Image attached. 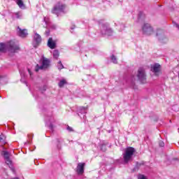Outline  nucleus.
<instances>
[{
  "mask_svg": "<svg viewBox=\"0 0 179 179\" xmlns=\"http://www.w3.org/2000/svg\"><path fill=\"white\" fill-rule=\"evenodd\" d=\"M9 51V52L15 53L19 51L20 48L13 41L8 42L6 45L4 43H0V52H5V51Z\"/></svg>",
  "mask_w": 179,
  "mask_h": 179,
  "instance_id": "obj_1",
  "label": "nucleus"
},
{
  "mask_svg": "<svg viewBox=\"0 0 179 179\" xmlns=\"http://www.w3.org/2000/svg\"><path fill=\"white\" fill-rule=\"evenodd\" d=\"M135 148L132 147H128L123 154V159L124 164H128L130 162L134 160V153H135Z\"/></svg>",
  "mask_w": 179,
  "mask_h": 179,
  "instance_id": "obj_2",
  "label": "nucleus"
},
{
  "mask_svg": "<svg viewBox=\"0 0 179 179\" xmlns=\"http://www.w3.org/2000/svg\"><path fill=\"white\" fill-rule=\"evenodd\" d=\"M66 6L61 2L57 3L52 8V13L59 16L61 13H65Z\"/></svg>",
  "mask_w": 179,
  "mask_h": 179,
  "instance_id": "obj_3",
  "label": "nucleus"
},
{
  "mask_svg": "<svg viewBox=\"0 0 179 179\" xmlns=\"http://www.w3.org/2000/svg\"><path fill=\"white\" fill-rule=\"evenodd\" d=\"M42 61V65L39 66L38 64L36 65V67L35 69L36 72H38V71H40V69H43L44 71H45V69H48V68H50V59L43 57L41 59Z\"/></svg>",
  "mask_w": 179,
  "mask_h": 179,
  "instance_id": "obj_4",
  "label": "nucleus"
},
{
  "mask_svg": "<svg viewBox=\"0 0 179 179\" xmlns=\"http://www.w3.org/2000/svg\"><path fill=\"white\" fill-rule=\"evenodd\" d=\"M101 33L105 36H113V29L110 28L108 23L101 24Z\"/></svg>",
  "mask_w": 179,
  "mask_h": 179,
  "instance_id": "obj_5",
  "label": "nucleus"
},
{
  "mask_svg": "<svg viewBox=\"0 0 179 179\" xmlns=\"http://www.w3.org/2000/svg\"><path fill=\"white\" fill-rule=\"evenodd\" d=\"M142 31L143 34H145V36H150L153 34V27L150 25L149 23H145L143 24L142 27Z\"/></svg>",
  "mask_w": 179,
  "mask_h": 179,
  "instance_id": "obj_6",
  "label": "nucleus"
},
{
  "mask_svg": "<svg viewBox=\"0 0 179 179\" xmlns=\"http://www.w3.org/2000/svg\"><path fill=\"white\" fill-rule=\"evenodd\" d=\"M137 78L141 83H146V73L143 68H139L138 70Z\"/></svg>",
  "mask_w": 179,
  "mask_h": 179,
  "instance_id": "obj_7",
  "label": "nucleus"
},
{
  "mask_svg": "<svg viewBox=\"0 0 179 179\" xmlns=\"http://www.w3.org/2000/svg\"><path fill=\"white\" fill-rule=\"evenodd\" d=\"M162 66L159 64H155L151 67V71L155 73V76H159L162 73Z\"/></svg>",
  "mask_w": 179,
  "mask_h": 179,
  "instance_id": "obj_8",
  "label": "nucleus"
},
{
  "mask_svg": "<svg viewBox=\"0 0 179 179\" xmlns=\"http://www.w3.org/2000/svg\"><path fill=\"white\" fill-rule=\"evenodd\" d=\"M86 166L85 163H78L76 168V173L79 176H82L85 173V166Z\"/></svg>",
  "mask_w": 179,
  "mask_h": 179,
  "instance_id": "obj_9",
  "label": "nucleus"
},
{
  "mask_svg": "<svg viewBox=\"0 0 179 179\" xmlns=\"http://www.w3.org/2000/svg\"><path fill=\"white\" fill-rule=\"evenodd\" d=\"M17 34L20 37L24 38V37H27V29H22L20 27H17Z\"/></svg>",
  "mask_w": 179,
  "mask_h": 179,
  "instance_id": "obj_10",
  "label": "nucleus"
},
{
  "mask_svg": "<svg viewBox=\"0 0 179 179\" xmlns=\"http://www.w3.org/2000/svg\"><path fill=\"white\" fill-rule=\"evenodd\" d=\"M48 47H49V48H50L51 50L57 48V43H55V41L52 40V38H49L48 41Z\"/></svg>",
  "mask_w": 179,
  "mask_h": 179,
  "instance_id": "obj_11",
  "label": "nucleus"
},
{
  "mask_svg": "<svg viewBox=\"0 0 179 179\" xmlns=\"http://www.w3.org/2000/svg\"><path fill=\"white\" fill-rule=\"evenodd\" d=\"M157 37H158V40L163 43V40H166V36H164V31L162 30H158L157 31Z\"/></svg>",
  "mask_w": 179,
  "mask_h": 179,
  "instance_id": "obj_12",
  "label": "nucleus"
},
{
  "mask_svg": "<svg viewBox=\"0 0 179 179\" xmlns=\"http://www.w3.org/2000/svg\"><path fill=\"white\" fill-rule=\"evenodd\" d=\"M6 163L7 166L10 169L11 171H13V174H16V171L15 170V168H13V166L12 165V160L10 159H6Z\"/></svg>",
  "mask_w": 179,
  "mask_h": 179,
  "instance_id": "obj_13",
  "label": "nucleus"
},
{
  "mask_svg": "<svg viewBox=\"0 0 179 179\" xmlns=\"http://www.w3.org/2000/svg\"><path fill=\"white\" fill-rule=\"evenodd\" d=\"M34 40V41H36V44H40V43H41V36H40V34L35 32Z\"/></svg>",
  "mask_w": 179,
  "mask_h": 179,
  "instance_id": "obj_14",
  "label": "nucleus"
},
{
  "mask_svg": "<svg viewBox=\"0 0 179 179\" xmlns=\"http://www.w3.org/2000/svg\"><path fill=\"white\" fill-rule=\"evenodd\" d=\"M87 111V107L80 106L78 108V113L80 114H86Z\"/></svg>",
  "mask_w": 179,
  "mask_h": 179,
  "instance_id": "obj_15",
  "label": "nucleus"
},
{
  "mask_svg": "<svg viewBox=\"0 0 179 179\" xmlns=\"http://www.w3.org/2000/svg\"><path fill=\"white\" fill-rule=\"evenodd\" d=\"M17 5H18L20 9H24V3H23V0H17Z\"/></svg>",
  "mask_w": 179,
  "mask_h": 179,
  "instance_id": "obj_16",
  "label": "nucleus"
},
{
  "mask_svg": "<svg viewBox=\"0 0 179 179\" xmlns=\"http://www.w3.org/2000/svg\"><path fill=\"white\" fill-rule=\"evenodd\" d=\"M68 83V82H66V80L63 79L62 80H60V82L58 84L59 87H64V86H65V85H66Z\"/></svg>",
  "mask_w": 179,
  "mask_h": 179,
  "instance_id": "obj_17",
  "label": "nucleus"
},
{
  "mask_svg": "<svg viewBox=\"0 0 179 179\" xmlns=\"http://www.w3.org/2000/svg\"><path fill=\"white\" fill-rule=\"evenodd\" d=\"M58 57H59V51H58L57 50H55L53 51V57L55 59H58Z\"/></svg>",
  "mask_w": 179,
  "mask_h": 179,
  "instance_id": "obj_18",
  "label": "nucleus"
},
{
  "mask_svg": "<svg viewBox=\"0 0 179 179\" xmlns=\"http://www.w3.org/2000/svg\"><path fill=\"white\" fill-rule=\"evenodd\" d=\"M13 16H15L16 19H22V13L21 12H17L13 14Z\"/></svg>",
  "mask_w": 179,
  "mask_h": 179,
  "instance_id": "obj_19",
  "label": "nucleus"
},
{
  "mask_svg": "<svg viewBox=\"0 0 179 179\" xmlns=\"http://www.w3.org/2000/svg\"><path fill=\"white\" fill-rule=\"evenodd\" d=\"M3 155L4 156L5 160L9 159V152L8 151H3Z\"/></svg>",
  "mask_w": 179,
  "mask_h": 179,
  "instance_id": "obj_20",
  "label": "nucleus"
},
{
  "mask_svg": "<svg viewBox=\"0 0 179 179\" xmlns=\"http://www.w3.org/2000/svg\"><path fill=\"white\" fill-rule=\"evenodd\" d=\"M57 68H58L59 71H61V69H64V68H65L64 66V64H62V62L59 61L57 63Z\"/></svg>",
  "mask_w": 179,
  "mask_h": 179,
  "instance_id": "obj_21",
  "label": "nucleus"
},
{
  "mask_svg": "<svg viewBox=\"0 0 179 179\" xmlns=\"http://www.w3.org/2000/svg\"><path fill=\"white\" fill-rule=\"evenodd\" d=\"M110 59L113 64H117V57H115L114 55L111 56Z\"/></svg>",
  "mask_w": 179,
  "mask_h": 179,
  "instance_id": "obj_22",
  "label": "nucleus"
},
{
  "mask_svg": "<svg viewBox=\"0 0 179 179\" xmlns=\"http://www.w3.org/2000/svg\"><path fill=\"white\" fill-rule=\"evenodd\" d=\"M143 17H145V15H143V13L140 12L138 13V20H141V19H143Z\"/></svg>",
  "mask_w": 179,
  "mask_h": 179,
  "instance_id": "obj_23",
  "label": "nucleus"
},
{
  "mask_svg": "<svg viewBox=\"0 0 179 179\" xmlns=\"http://www.w3.org/2000/svg\"><path fill=\"white\" fill-rule=\"evenodd\" d=\"M138 179H148V177L145 175L139 174L138 176Z\"/></svg>",
  "mask_w": 179,
  "mask_h": 179,
  "instance_id": "obj_24",
  "label": "nucleus"
},
{
  "mask_svg": "<svg viewBox=\"0 0 179 179\" xmlns=\"http://www.w3.org/2000/svg\"><path fill=\"white\" fill-rule=\"evenodd\" d=\"M43 20H44L45 24H47V25L49 24V23H50V18H48V17H45Z\"/></svg>",
  "mask_w": 179,
  "mask_h": 179,
  "instance_id": "obj_25",
  "label": "nucleus"
},
{
  "mask_svg": "<svg viewBox=\"0 0 179 179\" xmlns=\"http://www.w3.org/2000/svg\"><path fill=\"white\" fill-rule=\"evenodd\" d=\"M5 139H6V137H5V136L1 135L0 136V142H5Z\"/></svg>",
  "mask_w": 179,
  "mask_h": 179,
  "instance_id": "obj_26",
  "label": "nucleus"
},
{
  "mask_svg": "<svg viewBox=\"0 0 179 179\" xmlns=\"http://www.w3.org/2000/svg\"><path fill=\"white\" fill-rule=\"evenodd\" d=\"M101 150H102L103 152H106V150H107V149L106 148V145H102L101 146Z\"/></svg>",
  "mask_w": 179,
  "mask_h": 179,
  "instance_id": "obj_27",
  "label": "nucleus"
},
{
  "mask_svg": "<svg viewBox=\"0 0 179 179\" xmlns=\"http://www.w3.org/2000/svg\"><path fill=\"white\" fill-rule=\"evenodd\" d=\"M66 129H67V131H69V132H73V129H72V127H71L69 126H67Z\"/></svg>",
  "mask_w": 179,
  "mask_h": 179,
  "instance_id": "obj_28",
  "label": "nucleus"
},
{
  "mask_svg": "<svg viewBox=\"0 0 179 179\" xmlns=\"http://www.w3.org/2000/svg\"><path fill=\"white\" fill-rule=\"evenodd\" d=\"M159 145L160 148H164V142L159 141Z\"/></svg>",
  "mask_w": 179,
  "mask_h": 179,
  "instance_id": "obj_29",
  "label": "nucleus"
},
{
  "mask_svg": "<svg viewBox=\"0 0 179 179\" xmlns=\"http://www.w3.org/2000/svg\"><path fill=\"white\" fill-rule=\"evenodd\" d=\"M45 34L47 36V37H48V36H50V30L45 31Z\"/></svg>",
  "mask_w": 179,
  "mask_h": 179,
  "instance_id": "obj_30",
  "label": "nucleus"
},
{
  "mask_svg": "<svg viewBox=\"0 0 179 179\" xmlns=\"http://www.w3.org/2000/svg\"><path fill=\"white\" fill-rule=\"evenodd\" d=\"M50 129H53L54 126H52V124H50L49 126Z\"/></svg>",
  "mask_w": 179,
  "mask_h": 179,
  "instance_id": "obj_31",
  "label": "nucleus"
},
{
  "mask_svg": "<svg viewBox=\"0 0 179 179\" xmlns=\"http://www.w3.org/2000/svg\"><path fill=\"white\" fill-rule=\"evenodd\" d=\"M28 72H29V75L31 76V71H30V69H28Z\"/></svg>",
  "mask_w": 179,
  "mask_h": 179,
  "instance_id": "obj_32",
  "label": "nucleus"
},
{
  "mask_svg": "<svg viewBox=\"0 0 179 179\" xmlns=\"http://www.w3.org/2000/svg\"><path fill=\"white\" fill-rule=\"evenodd\" d=\"M73 29H75V26H73V27H71V30H73Z\"/></svg>",
  "mask_w": 179,
  "mask_h": 179,
  "instance_id": "obj_33",
  "label": "nucleus"
},
{
  "mask_svg": "<svg viewBox=\"0 0 179 179\" xmlns=\"http://www.w3.org/2000/svg\"><path fill=\"white\" fill-rule=\"evenodd\" d=\"M132 80V85H134V78H131Z\"/></svg>",
  "mask_w": 179,
  "mask_h": 179,
  "instance_id": "obj_34",
  "label": "nucleus"
},
{
  "mask_svg": "<svg viewBox=\"0 0 179 179\" xmlns=\"http://www.w3.org/2000/svg\"><path fill=\"white\" fill-rule=\"evenodd\" d=\"M0 80H1V77H0Z\"/></svg>",
  "mask_w": 179,
  "mask_h": 179,
  "instance_id": "obj_35",
  "label": "nucleus"
},
{
  "mask_svg": "<svg viewBox=\"0 0 179 179\" xmlns=\"http://www.w3.org/2000/svg\"><path fill=\"white\" fill-rule=\"evenodd\" d=\"M83 118H85V116L83 117Z\"/></svg>",
  "mask_w": 179,
  "mask_h": 179,
  "instance_id": "obj_36",
  "label": "nucleus"
}]
</instances>
